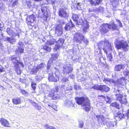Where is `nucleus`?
Returning a JSON list of instances; mask_svg holds the SVG:
<instances>
[{
    "instance_id": "5fc2aeb1",
    "label": "nucleus",
    "mask_w": 129,
    "mask_h": 129,
    "mask_svg": "<svg viewBox=\"0 0 129 129\" xmlns=\"http://www.w3.org/2000/svg\"><path fill=\"white\" fill-rule=\"evenodd\" d=\"M116 21L117 23L118 24V25L120 27H122V24L120 20L116 19Z\"/></svg>"
},
{
    "instance_id": "f8f14e48",
    "label": "nucleus",
    "mask_w": 129,
    "mask_h": 129,
    "mask_svg": "<svg viewBox=\"0 0 129 129\" xmlns=\"http://www.w3.org/2000/svg\"><path fill=\"white\" fill-rule=\"evenodd\" d=\"M122 94V93L121 92V90L118 88L117 90V93L115 94V96L116 97V100L120 102V103L122 102V100L123 98Z\"/></svg>"
},
{
    "instance_id": "ddd939ff",
    "label": "nucleus",
    "mask_w": 129,
    "mask_h": 129,
    "mask_svg": "<svg viewBox=\"0 0 129 129\" xmlns=\"http://www.w3.org/2000/svg\"><path fill=\"white\" fill-rule=\"evenodd\" d=\"M62 27L61 25H58L56 27V33L58 36H60L63 33Z\"/></svg>"
},
{
    "instance_id": "5701e85b",
    "label": "nucleus",
    "mask_w": 129,
    "mask_h": 129,
    "mask_svg": "<svg viewBox=\"0 0 129 129\" xmlns=\"http://www.w3.org/2000/svg\"><path fill=\"white\" fill-rule=\"evenodd\" d=\"M66 105L68 107H71L73 108L75 107L74 103L72 101L66 100Z\"/></svg>"
},
{
    "instance_id": "338daca9",
    "label": "nucleus",
    "mask_w": 129,
    "mask_h": 129,
    "mask_svg": "<svg viewBox=\"0 0 129 129\" xmlns=\"http://www.w3.org/2000/svg\"><path fill=\"white\" fill-rule=\"evenodd\" d=\"M4 4L3 3H0V8H2L3 7Z\"/></svg>"
},
{
    "instance_id": "c85d7f7f",
    "label": "nucleus",
    "mask_w": 129,
    "mask_h": 129,
    "mask_svg": "<svg viewBox=\"0 0 129 129\" xmlns=\"http://www.w3.org/2000/svg\"><path fill=\"white\" fill-rule=\"evenodd\" d=\"M13 31L10 28H8L7 29V32L8 34L11 36L15 35V34H13Z\"/></svg>"
},
{
    "instance_id": "4468645a",
    "label": "nucleus",
    "mask_w": 129,
    "mask_h": 129,
    "mask_svg": "<svg viewBox=\"0 0 129 129\" xmlns=\"http://www.w3.org/2000/svg\"><path fill=\"white\" fill-rule=\"evenodd\" d=\"M97 89L102 91L108 92L109 90V88L106 85H100L97 88Z\"/></svg>"
},
{
    "instance_id": "e433bc0d",
    "label": "nucleus",
    "mask_w": 129,
    "mask_h": 129,
    "mask_svg": "<svg viewBox=\"0 0 129 129\" xmlns=\"http://www.w3.org/2000/svg\"><path fill=\"white\" fill-rule=\"evenodd\" d=\"M43 49L47 52L50 51L51 50L50 48L46 44L44 45L43 46Z\"/></svg>"
},
{
    "instance_id": "e2e57ef3",
    "label": "nucleus",
    "mask_w": 129,
    "mask_h": 129,
    "mask_svg": "<svg viewBox=\"0 0 129 129\" xmlns=\"http://www.w3.org/2000/svg\"><path fill=\"white\" fill-rule=\"evenodd\" d=\"M16 31L17 34L18 36V37H19V35L21 33V30H16Z\"/></svg>"
},
{
    "instance_id": "c756f323",
    "label": "nucleus",
    "mask_w": 129,
    "mask_h": 129,
    "mask_svg": "<svg viewBox=\"0 0 129 129\" xmlns=\"http://www.w3.org/2000/svg\"><path fill=\"white\" fill-rule=\"evenodd\" d=\"M55 89H52L51 91H50L49 92L48 94V96L50 97H53V96H54V93H55Z\"/></svg>"
},
{
    "instance_id": "c03bdc74",
    "label": "nucleus",
    "mask_w": 129,
    "mask_h": 129,
    "mask_svg": "<svg viewBox=\"0 0 129 129\" xmlns=\"http://www.w3.org/2000/svg\"><path fill=\"white\" fill-rule=\"evenodd\" d=\"M10 1L11 2V3L12 4V6H16L18 4L17 1L15 0H14L13 1H12V0H10Z\"/></svg>"
},
{
    "instance_id": "bb28decb",
    "label": "nucleus",
    "mask_w": 129,
    "mask_h": 129,
    "mask_svg": "<svg viewBox=\"0 0 129 129\" xmlns=\"http://www.w3.org/2000/svg\"><path fill=\"white\" fill-rule=\"evenodd\" d=\"M6 40L7 41L12 44H14L16 41V39L12 37H7Z\"/></svg>"
},
{
    "instance_id": "7c9ffc66",
    "label": "nucleus",
    "mask_w": 129,
    "mask_h": 129,
    "mask_svg": "<svg viewBox=\"0 0 129 129\" xmlns=\"http://www.w3.org/2000/svg\"><path fill=\"white\" fill-rule=\"evenodd\" d=\"M124 74L126 77H128L129 79V67H127L124 72Z\"/></svg>"
},
{
    "instance_id": "8fccbe9b",
    "label": "nucleus",
    "mask_w": 129,
    "mask_h": 129,
    "mask_svg": "<svg viewBox=\"0 0 129 129\" xmlns=\"http://www.w3.org/2000/svg\"><path fill=\"white\" fill-rule=\"evenodd\" d=\"M104 10V8L102 7H100L96 9V11L98 12H103Z\"/></svg>"
},
{
    "instance_id": "473e14b6",
    "label": "nucleus",
    "mask_w": 129,
    "mask_h": 129,
    "mask_svg": "<svg viewBox=\"0 0 129 129\" xmlns=\"http://www.w3.org/2000/svg\"><path fill=\"white\" fill-rule=\"evenodd\" d=\"M110 105L113 107L116 108L117 109H119V104L116 102L112 103Z\"/></svg>"
},
{
    "instance_id": "72a5a7b5",
    "label": "nucleus",
    "mask_w": 129,
    "mask_h": 129,
    "mask_svg": "<svg viewBox=\"0 0 129 129\" xmlns=\"http://www.w3.org/2000/svg\"><path fill=\"white\" fill-rule=\"evenodd\" d=\"M32 105L34 108L37 110H40L41 109V106L35 102L33 103Z\"/></svg>"
},
{
    "instance_id": "2eb2a0df",
    "label": "nucleus",
    "mask_w": 129,
    "mask_h": 129,
    "mask_svg": "<svg viewBox=\"0 0 129 129\" xmlns=\"http://www.w3.org/2000/svg\"><path fill=\"white\" fill-rule=\"evenodd\" d=\"M103 81L104 82L107 84H109V83H113L114 84L115 86H118L116 84V83H115L116 81H114L113 79H112L108 78H104V79L103 80Z\"/></svg>"
},
{
    "instance_id": "7ed1b4c3",
    "label": "nucleus",
    "mask_w": 129,
    "mask_h": 129,
    "mask_svg": "<svg viewBox=\"0 0 129 129\" xmlns=\"http://www.w3.org/2000/svg\"><path fill=\"white\" fill-rule=\"evenodd\" d=\"M74 42L78 43L79 44L82 42L86 45L88 43V40L85 38L80 33H76L74 35L73 37Z\"/></svg>"
},
{
    "instance_id": "a878e982",
    "label": "nucleus",
    "mask_w": 129,
    "mask_h": 129,
    "mask_svg": "<svg viewBox=\"0 0 129 129\" xmlns=\"http://www.w3.org/2000/svg\"><path fill=\"white\" fill-rule=\"evenodd\" d=\"M91 5L95 6L96 5H98L102 0H88Z\"/></svg>"
},
{
    "instance_id": "aec40b11",
    "label": "nucleus",
    "mask_w": 129,
    "mask_h": 129,
    "mask_svg": "<svg viewBox=\"0 0 129 129\" xmlns=\"http://www.w3.org/2000/svg\"><path fill=\"white\" fill-rule=\"evenodd\" d=\"M72 18L74 21L76 22L77 24L80 25L81 24V22L80 21H79L78 20V16L77 15L73 14L72 16Z\"/></svg>"
},
{
    "instance_id": "393cba45",
    "label": "nucleus",
    "mask_w": 129,
    "mask_h": 129,
    "mask_svg": "<svg viewBox=\"0 0 129 129\" xmlns=\"http://www.w3.org/2000/svg\"><path fill=\"white\" fill-rule=\"evenodd\" d=\"M55 89V93H54L53 98H52L54 100L58 99L60 98L59 95H58L57 93L58 88L57 87H56Z\"/></svg>"
},
{
    "instance_id": "37998d69",
    "label": "nucleus",
    "mask_w": 129,
    "mask_h": 129,
    "mask_svg": "<svg viewBox=\"0 0 129 129\" xmlns=\"http://www.w3.org/2000/svg\"><path fill=\"white\" fill-rule=\"evenodd\" d=\"M44 127L46 129H56L53 126H49L47 124H46L44 125Z\"/></svg>"
},
{
    "instance_id": "79ce46f5",
    "label": "nucleus",
    "mask_w": 129,
    "mask_h": 129,
    "mask_svg": "<svg viewBox=\"0 0 129 129\" xmlns=\"http://www.w3.org/2000/svg\"><path fill=\"white\" fill-rule=\"evenodd\" d=\"M38 68H37V67H34V68L31 70V72L33 73V74H35L36 73L37 71L39 70Z\"/></svg>"
},
{
    "instance_id": "39448f33",
    "label": "nucleus",
    "mask_w": 129,
    "mask_h": 129,
    "mask_svg": "<svg viewBox=\"0 0 129 129\" xmlns=\"http://www.w3.org/2000/svg\"><path fill=\"white\" fill-rule=\"evenodd\" d=\"M104 44L105 47H104L103 49L107 55V52L108 51H112V46L111 44L106 40H105Z\"/></svg>"
},
{
    "instance_id": "4d7b16f0",
    "label": "nucleus",
    "mask_w": 129,
    "mask_h": 129,
    "mask_svg": "<svg viewBox=\"0 0 129 129\" xmlns=\"http://www.w3.org/2000/svg\"><path fill=\"white\" fill-rule=\"evenodd\" d=\"M80 3H77L76 5V8L77 9L79 10H81V7H80Z\"/></svg>"
},
{
    "instance_id": "6e6d98bb",
    "label": "nucleus",
    "mask_w": 129,
    "mask_h": 129,
    "mask_svg": "<svg viewBox=\"0 0 129 129\" xmlns=\"http://www.w3.org/2000/svg\"><path fill=\"white\" fill-rule=\"evenodd\" d=\"M18 44L19 45V46L18 47H23V48L24 47V44L22 42H19L18 43Z\"/></svg>"
},
{
    "instance_id": "49530a36",
    "label": "nucleus",
    "mask_w": 129,
    "mask_h": 129,
    "mask_svg": "<svg viewBox=\"0 0 129 129\" xmlns=\"http://www.w3.org/2000/svg\"><path fill=\"white\" fill-rule=\"evenodd\" d=\"M18 51L20 52V53H23L24 50V48H23V47H18Z\"/></svg>"
},
{
    "instance_id": "69168bd1",
    "label": "nucleus",
    "mask_w": 129,
    "mask_h": 129,
    "mask_svg": "<svg viewBox=\"0 0 129 129\" xmlns=\"http://www.w3.org/2000/svg\"><path fill=\"white\" fill-rule=\"evenodd\" d=\"M111 2L113 3L112 4V5H113V4H114V3L116 2V3H117V0H111Z\"/></svg>"
},
{
    "instance_id": "6ab92c4d",
    "label": "nucleus",
    "mask_w": 129,
    "mask_h": 129,
    "mask_svg": "<svg viewBox=\"0 0 129 129\" xmlns=\"http://www.w3.org/2000/svg\"><path fill=\"white\" fill-rule=\"evenodd\" d=\"M125 67V65L124 64L117 65L115 66L114 68V70L117 72L120 71L121 69H124Z\"/></svg>"
},
{
    "instance_id": "ea45409f",
    "label": "nucleus",
    "mask_w": 129,
    "mask_h": 129,
    "mask_svg": "<svg viewBox=\"0 0 129 129\" xmlns=\"http://www.w3.org/2000/svg\"><path fill=\"white\" fill-rule=\"evenodd\" d=\"M116 122L115 121H109V125L111 127H113L115 125H116Z\"/></svg>"
},
{
    "instance_id": "0eeeda50",
    "label": "nucleus",
    "mask_w": 129,
    "mask_h": 129,
    "mask_svg": "<svg viewBox=\"0 0 129 129\" xmlns=\"http://www.w3.org/2000/svg\"><path fill=\"white\" fill-rule=\"evenodd\" d=\"M59 15L61 17H66L68 16L69 12L67 9L62 8L60 9L59 11Z\"/></svg>"
},
{
    "instance_id": "a19ab883",
    "label": "nucleus",
    "mask_w": 129,
    "mask_h": 129,
    "mask_svg": "<svg viewBox=\"0 0 129 129\" xmlns=\"http://www.w3.org/2000/svg\"><path fill=\"white\" fill-rule=\"evenodd\" d=\"M45 65L43 63H41L39 65H38L37 68H38L39 70V69H42L44 68Z\"/></svg>"
},
{
    "instance_id": "4be33fe9",
    "label": "nucleus",
    "mask_w": 129,
    "mask_h": 129,
    "mask_svg": "<svg viewBox=\"0 0 129 129\" xmlns=\"http://www.w3.org/2000/svg\"><path fill=\"white\" fill-rule=\"evenodd\" d=\"M74 25L72 24V23L67 24L64 27V29L65 30L67 31H70L72 27H73Z\"/></svg>"
},
{
    "instance_id": "864d4df0",
    "label": "nucleus",
    "mask_w": 129,
    "mask_h": 129,
    "mask_svg": "<svg viewBox=\"0 0 129 129\" xmlns=\"http://www.w3.org/2000/svg\"><path fill=\"white\" fill-rule=\"evenodd\" d=\"M112 56L110 53L107 56L108 59L111 61H112Z\"/></svg>"
},
{
    "instance_id": "dca6fc26",
    "label": "nucleus",
    "mask_w": 129,
    "mask_h": 129,
    "mask_svg": "<svg viewBox=\"0 0 129 129\" xmlns=\"http://www.w3.org/2000/svg\"><path fill=\"white\" fill-rule=\"evenodd\" d=\"M126 81V80L125 78L122 77L118 79L117 81H116L115 83H116V84L117 85V86H118L119 84L123 85L125 84Z\"/></svg>"
},
{
    "instance_id": "de8ad7c7",
    "label": "nucleus",
    "mask_w": 129,
    "mask_h": 129,
    "mask_svg": "<svg viewBox=\"0 0 129 129\" xmlns=\"http://www.w3.org/2000/svg\"><path fill=\"white\" fill-rule=\"evenodd\" d=\"M117 117H119L120 119L123 118L124 117V115L123 114L119 113H117Z\"/></svg>"
},
{
    "instance_id": "f257e3e1",
    "label": "nucleus",
    "mask_w": 129,
    "mask_h": 129,
    "mask_svg": "<svg viewBox=\"0 0 129 129\" xmlns=\"http://www.w3.org/2000/svg\"><path fill=\"white\" fill-rule=\"evenodd\" d=\"M76 103L81 105L83 109L86 111L88 112L90 110V102L88 98L86 97H82L75 99Z\"/></svg>"
},
{
    "instance_id": "0e129e2a",
    "label": "nucleus",
    "mask_w": 129,
    "mask_h": 129,
    "mask_svg": "<svg viewBox=\"0 0 129 129\" xmlns=\"http://www.w3.org/2000/svg\"><path fill=\"white\" fill-rule=\"evenodd\" d=\"M21 92L23 94H26V92L25 90L22 89H20Z\"/></svg>"
},
{
    "instance_id": "b1692460",
    "label": "nucleus",
    "mask_w": 129,
    "mask_h": 129,
    "mask_svg": "<svg viewBox=\"0 0 129 129\" xmlns=\"http://www.w3.org/2000/svg\"><path fill=\"white\" fill-rule=\"evenodd\" d=\"M13 103L15 105L20 104L21 103V99L19 98H14L12 99Z\"/></svg>"
},
{
    "instance_id": "603ef678",
    "label": "nucleus",
    "mask_w": 129,
    "mask_h": 129,
    "mask_svg": "<svg viewBox=\"0 0 129 129\" xmlns=\"http://www.w3.org/2000/svg\"><path fill=\"white\" fill-rule=\"evenodd\" d=\"M99 99H102V100H106V97L103 96V95H101L99 96Z\"/></svg>"
},
{
    "instance_id": "774afa93",
    "label": "nucleus",
    "mask_w": 129,
    "mask_h": 129,
    "mask_svg": "<svg viewBox=\"0 0 129 129\" xmlns=\"http://www.w3.org/2000/svg\"><path fill=\"white\" fill-rule=\"evenodd\" d=\"M127 115L128 117L129 118V109L128 110L127 113Z\"/></svg>"
},
{
    "instance_id": "cd10ccee",
    "label": "nucleus",
    "mask_w": 129,
    "mask_h": 129,
    "mask_svg": "<svg viewBox=\"0 0 129 129\" xmlns=\"http://www.w3.org/2000/svg\"><path fill=\"white\" fill-rule=\"evenodd\" d=\"M96 117L98 118V119H101L102 121L104 123V124H106L107 123V121L106 120V119L105 118L104 116L102 115L101 116H96Z\"/></svg>"
},
{
    "instance_id": "9b49d317",
    "label": "nucleus",
    "mask_w": 129,
    "mask_h": 129,
    "mask_svg": "<svg viewBox=\"0 0 129 129\" xmlns=\"http://www.w3.org/2000/svg\"><path fill=\"white\" fill-rule=\"evenodd\" d=\"M9 60L12 61V62L14 63V66L17 68L18 67V65L20 64L22 66L23 65L22 63L18 61L16 57L14 56H12L9 58Z\"/></svg>"
},
{
    "instance_id": "f704fd0d",
    "label": "nucleus",
    "mask_w": 129,
    "mask_h": 129,
    "mask_svg": "<svg viewBox=\"0 0 129 129\" xmlns=\"http://www.w3.org/2000/svg\"><path fill=\"white\" fill-rule=\"evenodd\" d=\"M31 86L32 88L34 90H35L36 88V86L37 85V84L34 82L33 80H31Z\"/></svg>"
},
{
    "instance_id": "f03ea898",
    "label": "nucleus",
    "mask_w": 129,
    "mask_h": 129,
    "mask_svg": "<svg viewBox=\"0 0 129 129\" xmlns=\"http://www.w3.org/2000/svg\"><path fill=\"white\" fill-rule=\"evenodd\" d=\"M114 44L118 49H122L124 52H127L128 50L129 47L126 41L117 39L116 40Z\"/></svg>"
},
{
    "instance_id": "6e6552de",
    "label": "nucleus",
    "mask_w": 129,
    "mask_h": 129,
    "mask_svg": "<svg viewBox=\"0 0 129 129\" xmlns=\"http://www.w3.org/2000/svg\"><path fill=\"white\" fill-rule=\"evenodd\" d=\"M64 40L62 38H60L57 42H56L55 47L54 48V50L56 51L60 47H62L64 43Z\"/></svg>"
},
{
    "instance_id": "412c9836",
    "label": "nucleus",
    "mask_w": 129,
    "mask_h": 129,
    "mask_svg": "<svg viewBox=\"0 0 129 129\" xmlns=\"http://www.w3.org/2000/svg\"><path fill=\"white\" fill-rule=\"evenodd\" d=\"M1 122L2 125L7 127H9V124L8 121L6 119L2 118Z\"/></svg>"
},
{
    "instance_id": "20e7f679",
    "label": "nucleus",
    "mask_w": 129,
    "mask_h": 129,
    "mask_svg": "<svg viewBox=\"0 0 129 129\" xmlns=\"http://www.w3.org/2000/svg\"><path fill=\"white\" fill-rule=\"evenodd\" d=\"M53 70L55 71V73L53 74L50 73L49 74L48 80L50 81L56 82L59 80L58 77L60 72L59 70L58 69H56L55 68Z\"/></svg>"
},
{
    "instance_id": "3c124183",
    "label": "nucleus",
    "mask_w": 129,
    "mask_h": 129,
    "mask_svg": "<svg viewBox=\"0 0 129 129\" xmlns=\"http://www.w3.org/2000/svg\"><path fill=\"white\" fill-rule=\"evenodd\" d=\"M122 102L120 103L125 104H126L127 103V100L126 98H123L122 99Z\"/></svg>"
},
{
    "instance_id": "c9c22d12",
    "label": "nucleus",
    "mask_w": 129,
    "mask_h": 129,
    "mask_svg": "<svg viewBox=\"0 0 129 129\" xmlns=\"http://www.w3.org/2000/svg\"><path fill=\"white\" fill-rule=\"evenodd\" d=\"M63 87L64 89H66L67 91H70L72 90V88L70 84H68V85H64Z\"/></svg>"
},
{
    "instance_id": "423d86ee",
    "label": "nucleus",
    "mask_w": 129,
    "mask_h": 129,
    "mask_svg": "<svg viewBox=\"0 0 129 129\" xmlns=\"http://www.w3.org/2000/svg\"><path fill=\"white\" fill-rule=\"evenodd\" d=\"M52 57L50 58V60L48 61L47 64V72L49 73V70L51 66V63L53 61V60H56L57 58L59 56V54H55L52 55Z\"/></svg>"
},
{
    "instance_id": "680f3d73",
    "label": "nucleus",
    "mask_w": 129,
    "mask_h": 129,
    "mask_svg": "<svg viewBox=\"0 0 129 129\" xmlns=\"http://www.w3.org/2000/svg\"><path fill=\"white\" fill-rule=\"evenodd\" d=\"M61 80L63 82H65L68 81V79L65 78L63 77L61 79Z\"/></svg>"
},
{
    "instance_id": "4c0bfd02",
    "label": "nucleus",
    "mask_w": 129,
    "mask_h": 129,
    "mask_svg": "<svg viewBox=\"0 0 129 129\" xmlns=\"http://www.w3.org/2000/svg\"><path fill=\"white\" fill-rule=\"evenodd\" d=\"M89 26L88 24V23H86L85 25L84 26V28L83 29V31L85 33L87 31L88 28L89 27Z\"/></svg>"
},
{
    "instance_id": "052dcab7",
    "label": "nucleus",
    "mask_w": 129,
    "mask_h": 129,
    "mask_svg": "<svg viewBox=\"0 0 129 129\" xmlns=\"http://www.w3.org/2000/svg\"><path fill=\"white\" fill-rule=\"evenodd\" d=\"M88 11L89 12H92L93 11H96V9H94L93 8H91L88 9Z\"/></svg>"
},
{
    "instance_id": "a18cd8bd",
    "label": "nucleus",
    "mask_w": 129,
    "mask_h": 129,
    "mask_svg": "<svg viewBox=\"0 0 129 129\" xmlns=\"http://www.w3.org/2000/svg\"><path fill=\"white\" fill-rule=\"evenodd\" d=\"M42 78L43 77L42 76L40 75H38L36 77V80L38 81H40Z\"/></svg>"
},
{
    "instance_id": "bf43d9fd",
    "label": "nucleus",
    "mask_w": 129,
    "mask_h": 129,
    "mask_svg": "<svg viewBox=\"0 0 129 129\" xmlns=\"http://www.w3.org/2000/svg\"><path fill=\"white\" fill-rule=\"evenodd\" d=\"M27 4L28 6L29 7L32 6L31 2L29 1H27Z\"/></svg>"
},
{
    "instance_id": "58836bf2",
    "label": "nucleus",
    "mask_w": 129,
    "mask_h": 129,
    "mask_svg": "<svg viewBox=\"0 0 129 129\" xmlns=\"http://www.w3.org/2000/svg\"><path fill=\"white\" fill-rule=\"evenodd\" d=\"M55 41V40L53 39L49 41H48L47 42V43L49 45H52L53 44Z\"/></svg>"
},
{
    "instance_id": "2f4dec72",
    "label": "nucleus",
    "mask_w": 129,
    "mask_h": 129,
    "mask_svg": "<svg viewBox=\"0 0 129 129\" xmlns=\"http://www.w3.org/2000/svg\"><path fill=\"white\" fill-rule=\"evenodd\" d=\"M41 10L43 14L45 16H47V12H46V8L45 7H42L41 8Z\"/></svg>"
},
{
    "instance_id": "f3484780",
    "label": "nucleus",
    "mask_w": 129,
    "mask_h": 129,
    "mask_svg": "<svg viewBox=\"0 0 129 129\" xmlns=\"http://www.w3.org/2000/svg\"><path fill=\"white\" fill-rule=\"evenodd\" d=\"M109 29H112L113 30H118L119 29L117 25L114 24L113 22L110 23L108 24Z\"/></svg>"
},
{
    "instance_id": "9d476101",
    "label": "nucleus",
    "mask_w": 129,
    "mask_h": 129,
    "mask_svg": "<svg viewBox=\"0 0 129 129\" xmlns=\"http://www.w3.org/2000/svg\"><path fill=\"white\" fill-rule=\"evenodd\" d=\"M35 19V17L34 15H29L27 17L26 22L28 25H32V24Z\"/></svg>"
},
{
    "instance_id": "a211bd4d",
    "label": "nucleus",
    "mask_w": 129,
    "mask_h": 129,
    "mask_svg": "<svg viewBox=\"0 0 129 129\" xmlns=\"http://www.w3.org/2000/svg\"><path fill=\"white\" fill-rule=\"evenodd\" d=\"M108 28L109 29L108 24H104L101 28L100 29L101 32L102 33H106L108 31Z\"/></svg>"
},
{
    "instance_id": "1a4fd4ad",
    "label": "nucleus",
    "mask_w": 129,
    "mask_h": 129,
    "mask_svg": "<svg viewBox=\"0 0 129 129\" xmlns=\"http://www.w3.org/2000/svg\"><path fill=\"white\" fill-rule=\"evenodd\" d=\"M73 70V68L70 64L64 65L63 67V71L66 74H68L71 73Z\"/></svg>"
},
{
    "instance_id": "13d9d810",
    "label": "nucleus",
    "mask_w": 129,
    "mask_h": 129,
    "mask_svg": "<svg viewBox=\"0 0 129 129\" xmlns=\"http://www.w3.org/2000/svg\"><path fill=\"white\" fill-rule=\"evenodd\" d=\"M83 122L82 121L80 122H79V127L80 128H82L83 126Z\"/></svg>"
},
{
    "instance_id": "09e8293b",
    "label": "nucleus",
    "mask_w": 129,
    "mask_h": 129,
    "mask_svg": "<svg viewBox=\"0 0 129 129\" xmlns=\"http://www.w3.org/2000/svg\"><path fill=\"white\" fill-rule=\"evenodd\" d=\"M103 42L101 41L98 44V48L100 49H101L102 48V46H103Z\"/></svg>"
}]
</instances>
